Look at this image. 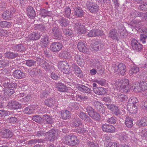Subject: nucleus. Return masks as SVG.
<instances>
[{
	"label": "nucleus",
	"instance_id": "1",
	"mask_svg": "<svg viewBox=\"0 0 147 147\" xmlns=\"http://www.w3.org/2000/svg\"><path fill=\"white\" fill-rule=\"evenodd\" d=\"M56 132L54 129H52L48 132L46 133L42 130H40L35 133V135L38 137H41L47 135L48 136V140L50 141H54L57 139L55 135Z\"/></svg>",
	"mask_w": 147,
	"mask_h": 147
},
{
	"label": "nucleus",
	"instance_id": "2",
	"mask_svg": "<svg viewBox=\"0 0 147 147\" xmlns=\"http://www.w3.org/2000/svg\"><path fill=\"white\" fill-rule=\"evenodd\" d=\"M64 138V143L69 145L75 146L79 143L77 137L73 135H66Z\"/></svg>",
	"mask_w": 147,
	"mask_h": 147
},
{
	"label": "nucleus",
	"instance_id": "3",
	"mask_svg": "<svg viewBox=\"0 0 147 147\" xmlns=\"http://www.w3.org/2000/svg\"><path fill=\"white\" fill-rule=\"evenodd\" d=\"M42 32H40V31H35L28 35L26 37V40L29 41L32 40H37L39 39L40 36H42Z\"/></svg>",
	"mask_w": 147,
	"mask_h": 147
},
{
	"label": "nucleus",
	"instance_id": "4",
	"mask_svg": "<svg viewBox=\"0 0 147 147\" xmlns=\"http://www.w3.org/2000/svg\"><path fill=\"white\" fill-rule=\"evenodd\" d=\"M119 83V86L123 91L125 93H127L129 91V86L127 79H123L121 80Z\"/></svg>",
	"mask_w": 147,
	"mask_h": 147
},
{
	"label": "nucleus",
	"instance_id": "5",
	"mask_svg": "<svg viewBox=\"0 0 147 147\" xmlns=\"http://www.w3.org/2000/svg\"><path fill=\"white\" fill-rule=\"evenodd\" d=\"M52 34V35L57 39L59 40L63 38L61 32L60 31V30L57 26H53L50 30V31Z\"/></svg>",
	"mask_w": 147,
	"mask_h": 147
},
{
	"label": "nucleus",
	"instance_id": "6",
	"mask_svg": "<svg viewBox=\"0 0 147 147\" xmlns=\"http://www.w3.org/2000/svg\"><path fill=\"white\" fill-rule=\"evenodd\" d=\"M86 5L87 9L92 13H95L98 10V6L96 3L88 1Z\"/></svg>",
	"mask_w": 147,
	"mask_h": 147
},
{
	"label": "nucleus",
	"instance_id": "7",
	"mask_svg": "<svg viewBox=\"0 0 147 147\" xmlns=\"http://www.w3.org/2000/svg\"><path fill=\"white\" fill-rule=\"evenodd\" d=\"M92 105L97 112L100 114L106 115L105 108L101 103L98 101H96L92 103Z\"/></svg>",
	"mask_w": 147,
	"mask_h": 147
},
{
	"label": "nucleus",
	"instance_id": "8",
	"mask_svg": "<svg viewBox=\"0 0 147 147\" xmlns=\"http://www.w3.org/2000/svg\"><path fill=\"white\" fill-rule=\"evenodd\" d=\"M22 105L18 102L12 100L7 104V107L10 109H17L21 108Z\"/></svg>",
	"mask_w": 147,
	"mask_h": 147
},
{
	"label": "nucleus",
	"instance_id": "9",
	"mask_svg": "<svg viewBox=\"0 0 147 147\" xmlns=\"http://www.w3.org/2000/svg\"><path fill=\"white\" fill-rule=\"evenodd\" d=\"M15 11L13 8L11 9L10 10L5 11L2 14V17L5 20H9L14 16V14Z\"/></svg>",
	"mask_w": 147,
	"mask_h": 147
},
{
	"label": "nucleus",
	"instance_id": "10",
	"mask_svg": "<svg viewBox=\"0 0 147 147\" xmlns=\"http://www.w3.org/2000/svg\"><path fill=\"white\" fill-rule=\"evenodd\" d=\"M0 132L1 136L3 138H10L13 135V133L9 129L5 128L2 129Z\"/></svg>",
	"mask_w": 147,
	"mask_h": 147
},
{
	"label": "nucleus",
	"instance_id": "11",
	"mask_svg": "<svg viewBox=\"0 0 147 147\" xmlns=\"http://www.w3.org/2000/svg\"><path fill=\"white\" fill-rule=\"evenodd\" d=\"M131 46L133 49L136 52L141 51L142 49V45L138 43L137 41L135 39H133L131 41Z\"/></svg>",
	"mask_w": 147,
	"mask_h": 147
},
{
	"label": "nucleus",
	"instance_id": "12",
	"mask_svg": "<svg viewBox=\"0 0 147 147\" xmlns=\"http://www.w3.org/2000/svg\"><path fill=\"white\" fill-rule=\"evenodd\" d=\"M102 129L104 132L113 133L115 130V128L111 125L105 124L102 125Z\"/></svg>",
	"mask_w": 147,
	"mask_h": 147
},
{
	"label": "nucleus",
	"instance_id": "13",
	"mask_svg": "<svg viewBox=\"0 0 147 147\" xmlns=\"http://www.w3.org/2000/svg\"><path fill=\"white\" fill-rule=\"evenodd\" d=\"M62 48V44L59 42H54L51 45L50 49L51 51L54 52H58Z\"/></svg>",
	"mask_w": 147,
	"mask_h": 147
},
{
	"label": "nucleus",
	"instance_id": "14",
	"mask_svg": "<svg viewBox=\"0 0 147 147\" xmlns=\"http://www.w3.org/2000/svg\"><path fill=\"white\" fill-rule=\"evenodd\" d=\"M80 118L82 120L87 122H92V121L90 117L85 113L80 111L78 115Z\"/></svg>",
	"mask_w": 147,
	"mask_h": 147
},
{
	"label": "nucleus",
	"instance_id": "15",
	"mask_svg": "<svg viewBox=\"0 0 147 147\" xmlns=\"http://www.w3.org/2000/svg\"><path fill=\"white\" fill-rule=\"evenodd\" d=\"M13 75L16 79H21L25 76V74L20 70H16L13 72Z\"/></svg>",
	"mask_w": 147,
	"mask_h": 147
},
{
	"label": "nucleus",
	"instance_id": "16",
	"mask_svg": "<svg viewBox=\"0 0 147 147\" xmlns=\"http://www.w3.org/2000/svg\"><path fill=\"white\" fill-rule=\"evenodd\" d=\"M27 15L29 18L33 19L35 18L36 14L34 8L31 6L28 7L27 8Z\"/></svg>",
	"mask_w": 147,
	"mask_h": 147
},
{
	"label": "nucleus",
	"instance_id": "17",
	"mask_svg": "<svg viewBox=\"0 0 147 147\" xmlns=\"http://www.w3.org/2000/svg\"><path fill=\"white\" fill-rule=\"evenodd\" d=\"M112 96L114 97L116 100L119 102H123L127 98V96L123 94H117L115 95L113 94Z\"/></svg>",
	"mask_w": 147,
	"mask_h": 147
},
{
	"label": "nucleus",
	"instance_id": "18",
	"mask_svg": "<svg viewBox=\"0 0 147 147\" xmlns=\"http://www.w3.org/2000/svg\"><path fill=\"white\" fill-rule=\"evenodd\" d=\"M93 91L96 94L101 95H104L107 93L106 89L102 87L94 88Z\"/></svg>",
	"mask_w": 147,
	"mask_h": 147
},
{
	"label": "nucleus",
	"instance_id": "19",
	"mask_svg": "<svg viewBox=\"0 0 147 147\" xmlns=\"http://www.w3.org/2000/svg\"><path fill=\"white\" fill-rule=\"evenodd\" d=\"M57 103L56 99L54 98L47 99L45 101V104L49 107H53L56 106Z\"/></svg>",
	"mask_w": 147,
	"mask_h": 147
},
{
	"label": "nucleus",
	"instance_id": "20",
	"mask_svg": "<svg viewBox=\"0 0 147 147\" xmlns=\"http://www.w3.org/2000/svg\"><path fill=\"white\" fill-rule=\"evenodd\" d=\"M74 28L77 30L79 33L81 34H85V29L84 30H82V28H83V26H82V24L79 21L74 23Z\"/></svg>",
	"mask_w": 147,
	"mask_h": 147
},
{
	"label": "nucleus",
	"instance_id": "21",
	"mask_svg": "<svg viewBox=\"0 0 147 147\" xmlns=\"http://www.w3.org/2000/svg\"><path fill=\"white\" fill-rule=\"evenodd\" d=\"M78 48L81 52L84 53H87L88 49L86 47L85 43L82 42H80L78 44Z\"/></svg>",
	"mask_w": 147,
	"mask_h": 147
},
{
	"label": "nucleus",
	"instance_id": "22",
	"mask_svg": "<svg viewBox=\"0 0 147 147\" xmlns=\"http://www.w3.org/2000/svg\"><path fill=\"white\" fill-rule=\"evenodd\" d=\"M140 83L137 82H134L132 83L130 89L134 92H142V90H141V88L140 86Z\"/></svg>",
	"mask_w": 147,
	"mask_h": 147
},
{
	"label": "nucleus",
	"instance_id": "23",
	"mask_svg": "<svg viewBox=\"0 0 147 147\" xmlns=\"http://www.w3.org/2000/svg\"><path fill=\"white\" fill-rule=\"evenodd\" d=\"M106 115V118H107V122L109 123L112 124H115L117 120V118L114 116L111 117V115L107 114Z\"/></svg>",
	"mask_w": 147,
	"mask_h": 147
},
{
	"label": "nucleus",
	"instance_id": "24",
	"mask_svg": "<svg viewBox=\"0 0 147 147\" xmlns=\"http://www.w3.org/2000/svg\"><path fill=\"white\" fill-rule=\"evenodd\" d=\"M74 14L78 17H82L83 15V11L80 7H76L74 11Z\"/></svg>",
	"mask_w": 147,
	"mask_h": 147
},
{
	"label": "nucleus",
	"instance_id": "25",
	"mask_svg": "<svg viewBox=\"0 0 147 147\" xmlns=\"http://www.w3.org/2000/svg\"><path fill=\"white\" fill-rule=\"evenodd\" d=\"M127 109L129 112L132 114L136 113L137 111V106L134 105L128 104L127 105Z\"/></svg>",
	"mask_w": 147,
	"mask_h": 147
},
{
	"label": "nucleus",
	"instance_id": "26",
	"mask_svg": "<svg viewBox=\"0 0 147 147\" xmlns=\"http://www.w3.org/2000/svg\"><path fill=\"white\" fill-rule=\"evenodd\" d=\"M78 88L79 90L84 93H89L91 92L90 89L84 85H79Z\"/></svg>",
	"mask_w": 147,
	"mask_h": 147
},
{
	"label": "nucleus",
	"instance_id": "27",
	"mask_svg": "<svg viewBox=\"0 0 147 147\" xmlns=\"http://www.w3.org/2000/svg\"><path fill=\"white\" fill-rule=\"evenodd\" d=\"M117 71L121 75H123L126 72V67L123 63H120L117 66Z\"/></svg>",
	"mask_w": 147,
	"mask_h": 147
},
{
	"label": "nucleus",
	"instance_id": "28",
	"mask_svg": "<svg viewBox=\"0 0 147 147\" xmlns=\"http://www.w3.org/2000/svg\"><path fill=\"white\" fill-rule=\"evenodd\" d=\"M49 38L46 35H44L42 38L40 40V44L41 46L44 48H45L48 44Z\"/></svg>",
	"mask_w": 147,
	"mask_h": 147
},
{
	"label": "nucleus",
	"instance_id": "29",
	"mask_svg": "<svg viewBox=\"0 0 147 147\" xmlns=\"http://www.w3.org/2000/svg\"><path fill=\"white\" fill-rule=\"evenodd\" d=\"M61 117L64 119H69L71 117L70 113L68 110H65L61 111Z\"/></svg>",
	"mask_w": 147,
	"mask_h": 147
},
{
	"label": "nucleus",
	"instance_id": "30",
	"mask_svg": "<svg viewBox=\"0 0 147 147\" xmlns=\"http://www.w3.org/2000/svg\"><path fill=\"white\" fill-rule=\"evenodd\" d=\"M78 127L79 128L76 129L78 133L84 134L86 132L87 129L86 124L84 125L82 123V125L81 126H79Z\"/></svg>",
	"mask_w": 147,
	"mask_h": 147
},
{
	"label": "nucleus",
	"instance_id": "31",
	"mask_svg": "<svg viewBox=\"0 0 147 147\" xmlns=\"http://www.w3.org/2000/svg\"><path fill=\"white\" fill-rule=\"evenodd\" d=\"M109 36L110 38L113 40H117V33L116 30L115 29H112L110 31Z\"/></svg>",
	"mask_w": 147,
	"mask_h": 147
},
{
	"label": "nucleus",
	"instance_id": "32",
	"mask_svg": "<svg viewBox=\"0 0 147 147\" xmlns=\"http://www.w3.org/2000/svg\"><path fill=\"white\" fill-rule=\"evenodd\" d=\"M57 86L58 90L59 91L63 92L67 91V89L66 86L62 83H58Z\"/></svg>",
	"mask_w": 147,
	"mask_h": 147
},
{
	"label": "nucleus",
	"instance_id": "33",
	"mask_svg": "<svg viewBox=\"0 0 147 147\" xmlns=\"http://www.w3.org/2000/svg\"><path fill=\"white\" fill-rule=\"evenodd\" d=\"M42 118L44 122L47 124H51L53 122V119L51 117L47 115H44L42 116Z\"/></svg>",
	"mask_w": 147,
	"mask_h": 147
},
{
	"label": "nucleus",
	"instance_id": "34",
	"mask_svg": "<svg viewBox=\"0 0 147 147\" xmlns=\"http://www.w3.org/2000/svg\"><path fill=\"white\" fill-rule=\"evenodd\" d=\"M5 56L9 59H13L19 56V54L17 53H13L11 52H7L5 53Z\"/></svg>",
	"mask_w": 147,
	"mask_h": 147
},
{
	"label": "nucleus",
	"instance_id": "35",
	"mask_svg": "<svg viewBox=\"0 0 147 147\" xmlns=\"http://www.w3.org/2000/svg\"><path fill=\"white\" fill-rule=\"evenodd\" d=\"M70 53L67 51H63L59 54V57L61 58L67 59L71 57Z\"/></svg>",
	"mask_w": 147,
	"mask_h": 147
},
{
	"label": "nucleus",
	"instance_id": "36",
	"mask_svg": "<svg viewBox=\"0 0 147 147\" xmlns=\"http://www.w3.org/2000/svg\"><path fill=\"white\" fill-rule=\"evenodd\" d=\"M133 119L128 116L125 119V124L128 128H131L133 125Z\"/></svg>",
	"mask_w": 147,
	"mask_h": 147
},
{
	"label": "nucleus",
	"instance_id": "37",
	"mask_svg": "<svg viewBox=\"0 0 147 147\" xmlns=\"http://www.w3.org/2000/svg\"><path fill=\"white\" fill-rule=\"evenodd\" d=\"M139 126H145L147 125V117H144L139 120L137 123Z\"/></svg>",
	"mask_w": 147,
	"mask_h": 147
},
{
	"label": "nucleus",
	"instance_id": "38",
	"mask_svg": "<svg viewBox=\"0 0 147 147\" xmlns=\"http://www.w3.org/2000/svg\"><path fill=\"white\" fill-rule=\"evenodd\" d=\"M82 123V121L78 117L74 118L72 122L73 126L75 127L81 126Z\"/></svg>",
	"mask_w": 147,
	"mask_h": 147
},
{
	"label": "nucleus",
	"instance_id": "39",
	"mask_svg": "<svg viewBox=\"0 0 147 147\" xmlns=\"http://www.w3.org/2000/svg\"><path fill=\"white\" fill-rule=\"evenodd\" d=\"M95 121H99L101 117L100 114L97 112L94 111L93 113L90 116Z\"/></svg>",
	"mask_w": 147,
	"mask_h": 147
},
{
	"label": "nucleus",
	"instance_id": "40",
	"mask_svg": "<svg viewBox=\"0 0 147 147\" xmlns=\"http://www.w3.org/2000/svg\"><path fill=\"white\" fill-rule=\"evenodd\" d=\"M119 138L121 141L125 142L128 139L127 135L124 132L120 133Z\"/></svg>",
	"mask_w": 147,
	"mask_h": 147
},
{
	"label": "nucleus",
	"instance_id": "41",
	"mask_svg": "<svg viewBox=\"0 0 147 147\" xmlns=\"http://www.w3.org/2000/svg\"><path fill=\"white\" fill-rule=\"evenodd\" d=\"M35 30H38V31H44L45 29V27L44 23L36 24L34 26Z\"/></svg>",
	"mask_w": 147,
	"mask_h": 147
},
{
	"label": "nucleus",
	"instance_id": "42",
	"mask_svg": "<svg viewBox=\"0 0 147 147\" xmlns=\"http://www.w3.org/2000/svg\"><path fill=\"white\" fill-rule=\"evenodd\" d=\"M63 32L64 34L68 38H71L73 36L72 31L71 30L65 28L63 30Z\"/></svg>",
	"mask_w": 147,
	"mask_h": 147
},
{
	"label": "nucleus",
	"instance_id": "43",
	"mask_svg": "<svg viewBox=\"0 0 147 147\" xmlns=\"http://www.w3.org/2000/svg\"><path fill=\"white\" fill-rule=\"evenodd\" d=\"M58 23L61 27H66L69 25V22L63 18L58 20Z\"/></svg>",
	"mask_w": 147,
	"mask_h": 147
},
{
	"label": "nucleus",
	"instance_id": "44",
	"mask_svg": "<svg viewBox=\"0 0 147 147\" xmlns=\"http://www.w3.org/2000/svg\"><path fill=\"white\" fill-rule=\"evenodd\" d=\"M75 59L77 63L79 65H81L83 64V59L82 56L80 55H77L75 56Z\"/></svg>",
	"mask_w": 147,
	"mask_h": 147
},
{
	"label": "nucleus",
	"instance_id": "45",
	"mask_svg": "<svg viewBox=\"0 0 147 147\" xmlns=\"http://www.w3.org/2000/svg\"><path fill=\"white\" fill-rule=\"evenodd\" d=\"M139 71V68L135 66L132 67L131 69L129 70V74L130 75H132L134 74H136Z\"/></svg>",
	"mask_w": 147,
	"mask_h": 147
},
{
	"label": "nucleus",
	"instance_id": "46",
	"mask_svg": "<svg viewBox=\"0 0 147 147\" xmlns=\"http://www.w3.org/2000/svg\"><path fill=\"white\" fill-rule=\"evenodd\" d=\"M40 12V15L44 17L50 16L51 15L50 11H48L44 9H41Z\"/></svg>",
	"mask_w": 147,
	"mask_h": 147
},
{
	"label": "nucleus",
	"instance_id": "47",
	"mask_svg": "<svg viewBox=\"0 0 147 147\" xmlns=\"http://www.w3.org/2000/svg\"><path fill=\"white\" fill-rule=\"evenodd\" d=\"M136 15L138 17H141L142 20H147V12L144 13L140 12H138L137 13Z\"/></svg>",
	"mask_w": 147,
	"mask_h": 147
},
{
	"label": "nucleus",
	"instance_id": "48",
	"mask_svg": "<svg viewBox=\"0 0 147 147\" xmlns=\"http://www.w3.org/2000/svg\"><path fill=\"white\" fill-rule=\"evenodd\" d=\"M14 49L15 51H16L22 52L25 51V48L23 45H18L15 47Z\"/></svg>",
	"mask_w": 147,
	"mask_h": 147
},
{
	"label": "nucleus",
	"instance_id": "49",
	"mask_svg": "<svg viewBox=\"0 0 147 147\" xmlns=\"http://www.w3.org/2000/svg\"><path fill=\"white\" fill-rule=\"evenodd\" d=\"M41 72L40 69L37 68L33 69L30 71L29 72V74L31 76L34 74L37 75V74H39Z\"/></svg>",
	"mask_w": 147,
	"mask_h": 147
},
{
	"label": "nucleus",
	"instance_id": "50",
	"mask_svg": "<svg viewBox=\"0 0 147 147\" xmlns=\"http://www.w3.org/2000/svg\"><path fill=\"white\" fill-rule=\"evenodd\" d=\"M91 23L89 22H85L84 23H83L82 24L83 26V28H82V30H84V28L85 29V33L86 32V30H88V29L90 28Z\"/></svg>",
	"mask_w": 147,
	"mask_h": 147
},
{
	"label": "nucleus",
	"instance_id": "51",
	"mask_svg": "<svg viewBox=\"0 0 147 147\" xmlns=\"http://www.w3.org/2000/svg\"><path fill=\"white\" fill-rule=\"evenodd\" d=\"M32 119L34 121L38 123H40L42 122V118L38 115H34L32 117Z\"/></svg>",
	"mask_w": 147,
	"mask_h": 147
},
{
	"label": "nucleus",
	"instance_id": "52",
	"mask_svg": "<svg viewBox=\"0 0 147 147\" xmlns=\"http://www.w3.org/2000/svg\"><path fill=\"white\" fill-rule=\"evenodd\" d=\"M36 61H34V60L29 59L26 61L25 64L29 67H31L34 66L36 64Z\"/></svg>",
	"mask_w": 147,
	"mask_h": 147
},
{
	"label": "nucleus",
	"instance_id": "53",
	"mask_svg": "<svg viewBox=\"0 0 147 147\" xmlns=\"http://www.w3.org/2000/svg\"><path fill=\"white\" fill-rule=\"evenodd\" d=\"M94 37L102 36L103 35V32L98 29H94Z\"/></svg>",
	"mask_w": 147,
	"mask_h": 147
},
{
	"label": "nucleus",
	"instance_id": "54",
	"mask_svg": "<svg viewBox=\"0 0 147 147\" xmlns=\"http://www.w3.org/2000/svg\"><path fill=\"white\" fill-rule=\"evenodd\" d=\"M118 31L121 37L125 38L127 37V34L125 29H119Z\"/></svg>",
	"mask_w": 147,
	"mask_h": 147
},
{
	"label": "nucleus",
	"instance_id": "55",
	"mask_svg": "<svg viewBox=\"0 0 147 147\" xmlns=\"http://www.w3.org/2000/svg\"><path fill=\"white\" fill-rule=\"evenodd\" d=\"M14 92L15 91L13 89L9 88L5 90L4 92V94L6 95L11 96L12 95Z\"/></svg>",
	"mask_w": 147,
	"mask_h": 147
},
{
	"label": "nucleus",
	"instance_id": "56",
	"mask_svg": "<svg viewBox=\"0 0 147 147\" xmlns=\"http://www.w3.org/2000/svg\"><path fill=\"white\" fill-rule=\"evenodd\" d=\"M11 25L9 22L6 21H1L0 22V27L3 28L9 27Z\"/></svg>",
	"mask_w": 147,
	"mask_h": 147
},
{
	"label": "nucleus",
	"instance_id": "57",
	"mask_svg": "<svg viewBox=\"0 0 147 147\" xmlns=\"http://www.w3.org/2000/svg\"><path fill=\"white\" fill-rule=\"evenodd\" d=\"M0 61L2 67L7 66L9 63V60L6 59L0 60Z\"/></svg>",
	"mask_w": 147,
	"mask_h": 147
},
{
	"label": "nucleus",
	"instance_id": "58",
	"mask_svg": "<svg viewBox=\"0 0 147 147\" xmlns=\"http://www.w3.org/2000/svg\"><path fill=\"white\" fill-rule=\"evenodd\" d=\"M140 86L141 88V90L142 91L147 90V83L145 82H142L140 83Z\"/></svg>",
	"mask_w": 147,
	"mask_h": 147
},
{
	"label": "nucleus",
	"instance_id": "59",
	"mask_svg": "<svg viewBox=\"0 0 147 147\" xmlns=\"http://www.w3.org/2000/svg\"><path fill=\"white\" fill-rule=\"evenodd\" d=\"M86 112L87 113L88 115L90 116L94 112V110L93 108L91 107L88 106L86 108Z\"/></svg>",
	"mask_w": 147,
	"mask_h": 147
},
{
	"label": "nucleus",
	"instance_id": "60",
	"mask_svg": "<svg viewBox=\"0 0 147 147\" xmlns=\"http://www.w3.org/2000/svg\"><path fill=\"white\" fill-rule=\"evenodd\" d=\"M139 7L140 9L141 10L147 11V2L145 1L144 3L140 5Z\"/></svg>",
	"mask_w": 147,
	"mask_h": 147
},
{
	"label": "nucleus",
	"instance_id": "61",
	"mask_svg": "<svg viewBox=\"0 0 147 147\" xmlns=\"http://www.w3.org/2000/svg\"><path fill=\"white\" fill-rule=\"evenodd\" d=\"M32 108L31 107H26L23 111V112L24 113L29 114L32 113Z\"/></svg>",
	"mask_w": 147,
	"mask_h": 147
},
{
	"label": "nucleus",
	"instance_id": "62",
	"mask_svg": "<svg viewBox=\"0 0 147 147\" xmlns=\"http://www.w3.org/2000/svg\"><path fill=\"white\" fill-rule=\"evenodd\" d=\"M71 10L70 8L66 7L65 9L64 15L67 18H69L71 14Z\"/></svg>",
	"mask_w": 147,
	"mask_h": 147
},
{
	"label": "nucleus",
	"instance_id": "63",
	"mask_svg": "<svg viewBox=\"0 0 147 147\" xmlns=\"http://www.w3.org/2000/svg\"><path fill=\"white\" fill-rule=\"evenodd\" d=\"M102 100L105 102L110 103L111 101V99L109 96L102 97L101 98Z\"/></svg>",
	"mask_w": 147,
	"mask_h": 147
},
{
	"label": "nucleus",
	"instance_id": "64",
	"mask_svg": "<svg viewBox=\"0 0 147 147\" xmlns=\"http://www.w3.org/2000/svg\"><path fill=\"white\" fill-rule=\"evenodd\" d=\"M106 147H119L117 143L109 142Z\"/></svg>",
	"mask_w": 147,
	"mask_h": 147
}]
</instances>
